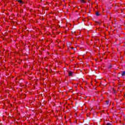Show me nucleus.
Masks as SVG:
<instances>
[{
    "label": "nucleus",
    "instance_id": "obj_1",
    "mask_svg": "<svg viewBox=\"0 0 125 125\" xmlns=\"http://www.w3.org/2000/svg\"><path fill=\"white\" fill-rule=\"evenodd\" d=\"M73 75H74V72L73 71L68 72V75H69L70 77H73Z\"/></svg>",
    "mask_w": 125,
    "mask_h": 125
},
{
    "label": "nucleus",
    "instance_id": "obj_2",
    "mask_svg": "<svg viewBox=\"0 0 125 125\" xmlns=\"http://www.w3.org/2000/svg\"><path fill=\"white\" fill-rule=\"evenodd\" d=\"M96 16H99L100 15V12L99 11H97L95 13Z\"/></svg>",
    "mask_w": 125,
    "mask_h": 125
},
{
    "label": "nucleus",
    "instance_id": "obj_3",
    "mask_svg": "<svg viewBox=\"0 0 125 125\" xmlns=\"http://www.w3.org/2000/svg\"><path fill=\"white\" fill-rule=\"evenodd\" d=\"M121 75H122V77H125V71H122L121 72Z\"/></svg>",
    "mask_w": 125,
    "mask_h": 125
},
{
    "label": "nucleus",
    "instance_id": "obj_4",
    "mask_svg": "<svg viewBox=\"0 0 125 125\" xmlns=\"http://www.w3.org/2000/svg\"><path fill=\"white\" fill-rule=\"evenodd\" d=\"M18 0V2L20 3H23V1L22 0Z\"/></svg>",
    "mask_w": 125,
    "mask_h": 125
},
{
    "label": "nucleus",
    "instance_id": "obj_5",
    "mask_svg": "<svg viewBox=\"0 0 125 125\" xmlns=\"http://www.w3.org/2000/svg\"><path fill=\"white\" fill-rule=\"evenodd\" d=\"M80 1L82 2V3H85V1H84V0H80Z\"/></svg>",
    "mask_w": 125,
    "mask_h": 125
},
{
    "label": "nucleus",
    "instance_id": "obj_6",
    "mask_svg": "<svg viewBox=\"0 0 125 125\" xmlns=\"http://www.w3.org/2000/svg\"><path fill=\"white\" fill-rule=\"evenodd\" d=\"M106 105H109V101H106L105 102Z\"/></svg>",
    "mask_w": 125,
    "mask_h": 125
},
{
    "label": "nucleus",
    "instance_id": "obj_7",
    "mask_svg": "<svg viewBox=\"0 0 125 125\" xmlns=\"http://www.w3.org/2000/svg\"><path fill=\"white\" fill-rule=\"evenodd\" d=\"M113 67V66H112V65H109V66H108V68L109 69H111V68H112Z\"/></svg>",
    "mask_w": 125,
    "mask_h": 125
},
{
    "label": "nucleus",
    "instance_id": "obj_8",
    "mask_svg": "<svg viewBox=\"0 0 125 125\" xmlns=\"http://www.w3.org/2000/svg\"><path fill=\"white\" fill-rule=\"evenodd\" d=\"M106 125H112V124H111L110 123H107Z\"/></svg>",
    "mask_w": 125,
    "mask_h": 125
},
{
    "label": "nucleus",
    "instance_id": "obj_9",
    "mask_svg": "<svg viewBox=\"0 0 125 125\" xmlns=\"http://www.w3.org/2000/svg\"><path fill=\"white\" fill-rule=\"evenodd\" d=\"M119 74H121V72H119Z\"/></svg>",
    "mask_w": 125,
    "mask_h": 125
},
{
    "label": "nucleus",
    "instance_id": "obj_10",
    "mask_svg": "<svg viewBox=\"0 0 125 125\" xmlns=\"http://www.w3.org/2000/svg\"><path fill=\"white\" fill-rule=\"evenodd\" d=\"M72 48H74L73 47H72Z\"/></svg>",
    "mask_w": 125,
    "mask_h": 125
}]
</instances>
